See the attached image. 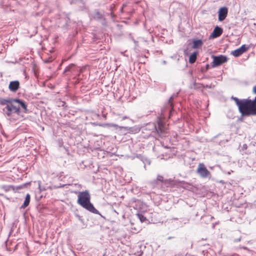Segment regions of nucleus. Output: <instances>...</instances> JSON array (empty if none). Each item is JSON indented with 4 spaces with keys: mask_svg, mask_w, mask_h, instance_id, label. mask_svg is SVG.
I'll list each match as a JSON object with an SVG mask.
<instances>
[{
    "mask_svg": "<svg viewBox=\"0 0 256 256\" xmlns=\"http://www.w3.org/2000/svg\"><path fill=\"white\" fill-rule=\"evenodd\" d=\"M231 99L234 101L242 116L254 115L252 100L249 98L240 100L234 96H232Z\"/></svg>",
    "mask_w": 256,
    "mask_h": 256,
    "instance_id": "obj_1",
    "label": "nucleus"
},
{
    "mask_svg": "<svg viewBox=\"0 0 256 256\" xmlns=\"http://www.w3.org/2000/svg\"><path fill=\"white\" fill-rule=\"evenodd\" d=\"M78 203L88 210L94 214L98 211L90 202V195L88 190L79 192L78 196Z\"/></svg>",
    "mask_w": 256,
    "mask_h": 256,
    "instance_id": "obj_2",
    "label": "nucleus"
},
{
    "mask_svg": "<svg viewBox=\"0 0 256 256\" xmlns=\"http://www.w3.org/2000/svg\"><path fill=\"white\" fill-rule=\"evenodd\" d=\"M14 100L15 99L10 100V104L4 109V110L8 116H10L12 113H16L18 114H19L20 113V107L16 105L17 102H14Z\"/></svg>",
    "mask_w": 256,
    "mask_h": 256,
    "instance_id": "obj_3",
    "label": "nucleus"
},
{
    "mask_svg": "<svg viewBox=\"0 0 256 256\" xmlns=\"http://www.w3.org/2000/svg\"><path fill=\"white\" fill-rule=\"evenodd\" d=\"M155 130L160 136H163L167 132V128L161 119L158 120Z\"/></svg>",
    "mask_w": 256,
    "mask_h": 256,
    "instance_id": "obj_4",
    "label": "nucleus"
},
{
    "mask_svg": "<svg viewBox=\"0 0 256 256\" xmlns=\"http://www.w3.org/2000/svg\"><path fill=\"white\" fill-rule=\"evenodd\" d=\"M213 61L212 62V66L216 67L219 66L228 61V58L224 55H220L218 56H212Z\"/></svg>",
    "mask_w": 256,
    "mask_h": 256,
    "instance_id": "obj_5",
    "label": "nucleus"
},
{
    "mask_svg": "<svg viewBox=\"0 0 256 256\" xmlns=\"http://www.w3.org/2000/svg\"><path fill=\"white\" fill-rule=\"evenodd\" d=\"M196 172L201 177L204 178H207L210 175V172L203 163L198 164Z\"/></svg>",
    "mask_w": 256,
    "mask_h": 256,
    "instance_id": "obj_6",
    "label": "nucleus"
},
{
    "mask_svg": "<svg viewBox=\"0 0 256 256\" xmlns=\"http://www.w3.org/2000/svg\"><path fill=\"white\" fill-rule=\"evenodd\" d=\"M228 14V8L226 7L220 8L218 11V19L219 21H223L226 19Z\"/></svg>",
    "mask_w": 256,
    "mask_h": 256,
    "instance_id": "obj_7",
    "label": "nucleus"
},
{
    "mask_svg": "<svg viewBox=\"0 0 256 256\" xmlns=\"http://www.w3.org/2000/svg\"><path fill=\"white\" fill-rule=\"evenodd\" d=\"M249 48L248 46H246L245 44L242 46L232 51V54L235 57H238L242 55L244 52L247 51Z\"/></svg>",
    "mask_w": 256,
    "mask_h": 256,
    "instance_id": "obj_8",
    "label": "nucleus"
},
{
    "mask_svg": "<svg viewBox=\"0 0 256 256\" xmlns=\"http://www.w3.org/2000/svg\"><path fill=\"white\" fill-rule=\"evenodd\" d=\"M223 30L222 28L216 26L214 28L213 32L210 36V38H214L220 36L222 34Z\"/></svg>",
    "mask_w": 256,
    "mask_h": 256,
    "instance_id": "obj_9",
    "label": "nucleus"
},
{
    "mask_svg": "<svg viewBox=\"0 0 256 256\" xmlns=\"http://www.w3.org/2000/svg\"><path fill=\"white\" fill-rule=\"evenodd\" d=\"M20 88V82L18 80L12 81L10 82L8 88L12 92H16Z\"/></svg>",
    "mask_w": 256,
    "mask_h": 256,
    "instance_id": "obj_10",
    "label": "nucleus"
},
{
    "mask_svg": "<svg viewBox=\"0 0 256 256\" xmlns=\"http://www.w3.org/2000/svg\"><path fill=\"white\" fill-rule=\"evenodd\" d=\"M14 102H17L18 106H20L22 107L23 110V112L24 113H27L28 112L27 105L24 101L18 98H16Z\"/></svg>",
    "mask_w": 256,
    "mask_h": 256,
    "instance_id": "obj_11",
    "label": "nucleus"
},
{
    "mask_svg": "<svg viewBox=\"0 0 256 256\" xmlns=\"http://www.w3.org/2000/svg\"><path fill=\"white\" fill-rule=\"evenodd\" d=\"M122 128L127 130L130 134H136L140 132V130L137 127H122Z\"/></svg>",
    "mask_w": 256,
    "mask_h": 256,
    "instance_id": "obj_12",
    "label": "nucleus"
},
{
    "mask_svg": "<svg viewBox=\"0 0 256 256\" xmlns=\"http://www.w3.org/2000/svg\"><path fill=\"white\" fill-rule=\"evenodd\" d=\"M30 194H28L26 195V196L25 198V200L24 201L23 204L21 206V208H25L26 207H27L30 204Z\"/></svg>",
    "mask_w": 256,
    "mask_h": 256,
    "instance_id": "obj_13",
    "label": "nucleus"
},
{
    "mask_svg": "<svg viewBox=\"0 0 256 256\" xmlns=\"http://www.w3.org/2000/svg\"><path fill=\"white\" fill-rule=\"evenodd\" d=\"M203 44V42L200 40H194L193 41V48H197L200 47H201Z\"/></svg>",
    "mask_w": 256,
    "mask_h": 256,
    "instance_id": "obj_14",
    "label": "nucleus"
},
{
    "mask_svg": "<svg viewBox=\"0 0 256 256\" xmlns=\"http://www.w3.org/2000/svg\"><path fill=\"white\" fill-rule=\"evenodd\" d=\"M197 54L198 53L196 52H194L190 55L188 60V62L190 64H194L196 62Z\"/></svg>",
    "mask_w": 256,
    "mask_h": 256,
    "instance_id": "obj_15",
    "label": "nucleus"
},
{
    "mask_svg": "<svg viewBox=\"0 0 256 256\" xmlns=\"http://www.w3.org/2000/svg\"><path fill=\"white\" fill-rule=\"evenodd\" d=\"M164 179L163 176L160 175H158L156 179L152 182V184H158L159 182H164Z\"/></svg>",
    "mask_w": 256,
    "mask_h": 256,
    "instance_id": "obj_16",
    "label": "nucleus"
},
{
    "mask_svg": "<svg viewBox=\"0 0 256 256\" xmlns=\"http://www.w3.org/2000/svg\"><path fill=\"white\" fill-rule=\"evenodd\" d=\"M10 100H6L4 98H0V105H6L7 106L10 104Z\"/></svg>",
    "mask_w": 256,
    "mask_h": 256,
    "instance_id": "obj_17",
    "label": "nucleus"
},
{
    "mask_svg": "<svg viewBox=\"0 0 256 256\" xmlns=\"http://www.w3.org/2000/svg\"><path fill=\"white\" fill-rule=\"evenodd\" d=\"M136 216L142 222H144L145 221H146V218L145 216H144L142 214H136Z\"/></svg>",
    "mask_w": 256,
    "mask_h": 256,
    "instance_id": "obj_18",
    "label": "nucleus"
},
{
    "mask_svg": "<svg viewBox=\"0 0 256 256\" xmlns=\"http://www.w3.org/2000/svg\"><path fill=\"white\" fill-rule=\"evenodd\" d=\"M253 104H254V114L256 115V96L254 98V100H252Z\"/></svg>",
    "mask_w": 256,
    "mask_h": 256,
    "instance_id": "obj_19",
    "label": "nucleus"
},
{
    "mask_svg": "<svg viewBox=\"0 0 256 256\" xmlns=\"http://www.w3.org/2000/svg\"><path fill=\"white\" fill-rule=\"evenodd\" d=\"M252 92L256 94V85L252 88Z\"/></svg>",
    "mask_w": 256,
    "mask_h": 256,
    "instance_id": "obj_20",
    "label": "nucleus"
},
{
    "mask_svg": "<svg viewBox=\"0 0 256 256\" xmlns=\"http://www.w3.org/2000/svg\"><path fill=\"white\" fill-rule=\"evenodd\" d=\"M171 99H172V98H170V100L169 103H171Z\"/></svg>",
    "mask_w": 256,
    "mask_h": 256,
    "instance_id": "obj_21",
    "label": "nucleus"
},
{
    "mask_svg": "<svg viewBox=\"0 0 256 256\" xmlns=\"http://www.w3.org/2000/svg\"><path fill=\"white\" fill-rule=\"evenodd\" d=\"M174 106H172V109L173 110Z\"/></svg>",
    "mask_w": 256,
    "mask_h": 256,
    "instance_id": "obj_22",
    "label": "nucleus"
},
{
    "mask_svg": "<svg viewBox=\"0 0 256 256\" xmlns=\"http://www.w3.org/2000/svg\"><path fill=\"white\" fill-rule=\"evenodd\" d=\"M170 114H171V113H172V111L171 110L170 112Z\"/></svg>",
    "mask_w": 256,
    "mask_h": 256,
    "instance_id": "obj_23",
    "label": "nucleus"
}]
</instances>
